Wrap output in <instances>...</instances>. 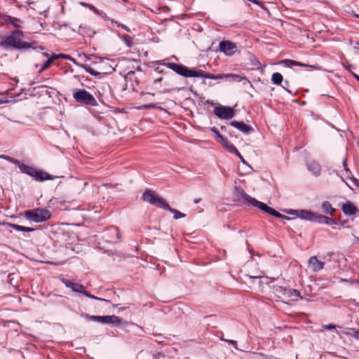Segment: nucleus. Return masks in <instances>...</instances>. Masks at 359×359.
I'll list each match as a JSON object with an SVG mask.
<instances>
[{"label":"nucleus","mask_w":359,"mask_h":359,"mask_svg":"<svg viewBox=\"0 0 359 359\" xmlns=\"http://www.w3.org/2000/svg\"><path fill=\"white\" fill-rule=\"evenodd\" d=\"M168 58H165L164 60H158L156 62L158 65L165 66L175 72L176 74L186 77V78H203V79H210L214 80H218L221 79H229L230 81H234V82H240L241 80H245L247 81L248 79L245 77H241L239 75L237 74H218L215 75L212 74L210 73L206 72L202 69H191L188 68L187 67L184 66L182 64H177V63H173V62H168Z\"/></svg>","instance_id":"obj_1"},{"label":"nucleus","mask_w":359,"mask_h":359,"mask_svg":"<svg viewBox=\"0 0 359 359\" xmlns=\"http://www.w3.org/2000/svg\"><path fill=\"white\" fill-rule=\"evenodd\" d=\"M25 32L21 29H14L2 36L0 46L6 50H25L29 48H36L37 42L24 41Z\"/></svg>","instance_id":"obj_2"},{"label":"nucleus","mask_w":359,"mask_h":359,"mask_svg":"<svg viewBox=\"0 0 359 359\" xmlns=\"http://www.w3.org/2000/svg\"><path fill=\"white\" fill-rule=\"evenodd\" d=\"M72 97L76 102L82 105H88L91 107H96L98 105L95 97L85 89H73Z\"/></svg>","instance_id":"obj_3"},{"label":"nucleus","mask_w":359,"mask_h":359,"mask_svg":"<svg viewBox=\"0 0 359 359\" xmlns=\"http://www.w3.org/2000/svg\"><path fill=\"white\" fill-rule=\"evenodd\" d=\"M20 170L21 172L28 175L34 180L38 182H43L48 180H52L57 177L41 170H38L34 167L27 165L24 163L20 167Z\"/></svg>","instance_id":"obj_4"},{"label":"nucleus","mask_w":359,"mask_h":359,"mask_svg":"<svg viewBox=\"0 0 359 359\" xmlns=\"http://www.w3.org/2000/svg\"><path fill=\"white\" fill-rule=\"evenodd\" d=\"M27 219L36 223L43 222L49 219L51 217L50 212L46 208H34L25 212Z\"/></svg>","instance_id":"obj_5"},{"label":"nucleus","mask_w":359,"mask_h":359,"mask_svg":"<svg viewBox=\"0 0 359 359\" xmlns=\"http://www.w3.org/2000/svg\"><path fill=\"white\" fill-rule=\"evenodd\" d=\"M142 198L144 201L149 203L151 205H156L158 208H163L164 205H166L167 203L165 200L155 194L154 191L151 190H146L142 195Z\"/></svg>","instance_id":"obj_6"},{"label":"nucleus","mask_w":359,"mask_h":359,"mask_svg":"<svg viewBox=\"0 0 359 359\" xmlns=\"http://www.w3.org/2000/svg\"><path fill=\"white\" fill-rule=\"evenodd\" d=\"M233 196L235 201L242 203L245 205H251L253 201L255 199L250 195H248L241 187H236L233 191Z\"/></svg>","instance_id":"obj_7"},{"label":"nucleus","mask_w":359,"mask_h":359,"mask_svg":"<svg viewBox=\"0 0 359 359\" xmlns=\"http://www.w3.org/2000/svg\"><path fill=\"white\" fill-rule=\"evenodd\" d=\"M2 21L8 27L15 29H20L24 28L25 22L20 18H18L11 15H4L1 17Z\"/></svg>","instance_id":"obj_8"},{"label":"nucleus","mask_w":359,"mask_h":359,"mask_svg":"<svg viewBox=\"0 0 359 359\" xmlns=\"http://www.w3.org/2000/svg\"><path fill=\"white\" fill-rule=\"evenodd\" d=\"M219 48L221 52L224 53V55L227 56L233 55L238 50L236 43L229 40L220 41Z\"/></svg>","instance_id":"obj_9"},{"label":"nucleus","mask_w":359,"mask_h":359,"mask_svg":"<svg viewBox=\"0 0 359 359\" xmlns=\"http://www.w3.org/2000/svg\"><path fill=\"white\" fill-rule=\"evenodd\" d=\"M287 213L296 215L302 219L306 221H313L316 222V219L318 215H316L314 212L310 210H290L287 211Z\"/></svg>","instance_id":"obj_10"},{"label":"nucleus","mask_w":359,"mask_h":359,"mask_svg":"<svg viewBox=\"0 0 359 359\" xmlns=\"http://www.w3.org/2000/svg\"><path fill=\"white\" fill-rule=\"evenodd\" d=\"M214 114L219 118L230 119L233 117V109L229 107L219 106L214 108Z\"/></svg>","instance_id":"obj_11"},{"label":"nucleus","mask_w":359,"mask_h":359,"mask_svg":"<svg viewBox=\"0 0 359 359\" xmlns=\"http://www.w3.org/2000/svg\"><path fill=\"white\" fill-rule=\"evenodd\" d=\"M62 283L65 284V285L67 287L71 288L73 292L81 293L83 294L84 292V290H86L85 287L80 284L76 283H73L69 280L67 279H62Z\"/></svg>","instance_id":"obj_12"},{"label":"nucleus","mask_w":359,"mask_h":359,"mask_svg":"<svg viewBox=\"0 0 359 359\" xmlns=\"http://www.w3.org/2000/svg\"><path fill=\"white\" fill-rule=\"evenodd\" d=\"M341 210L344 215L348 216L355 215L359 212L357 207L350 201H347L346 203L342 205Z\"/></svg>","instance_id":"obj_13"},{"label":"nucleus","mask_w":359,"mask_h":359,"mask_svg":"<svg viewBox=\"0 0 359 359\" xmlns=\"http://www.w3.org/2000/svg\"><path fill=\"white\" fill-rule=\"evenodd\" d=\"M230 125L246 135L249 134L252 130V128L250 126L243 121H231Z\"/></svg>","instance_id":"obj_14"},{"label":"nucleus","mask_w":359,"mask_h":359,"mask_svg":"<svg viewBox=\"0 0 359 359\" xmlns=\"http://www.w3.org/2000/svg\"><path fill=\"white\" fill-rule=\"evenodd\" d=\"M309 264L314 272L319 271L323 269L325 262L318 259L317 257H311L309 260Z\"/></svg>","instance_id":"obj_15"},{"label":"nucleus","mask_w":359,"mask_h":359,"mask_svg":"<svg viewBox=\"0 0 359 359\" xmlns=\"http://www.w3.org/2000/svg\"><path fill=\"white\" fill-rule=\"evenodd\" d=\"M123 320L116 316H104L103 325H120L123 323Z\"/></svg>","instance_id":"obj_16"},{"label":"nucleus","mask_w":359,"mask_h":359,"mask_svg":"<svg viewBox=\"0 0 359 359\" xmlns=\"http://www.w3.org/2000/svg\"><path fill=\"white\" fill-rule=\"evenodd\" d=\"M307 168L308 170L313 173L315 176L318 177L320 175L321 172V166L320 164L315 161H311L307 163Z\"/></svg>","instance_id":"obj_17"},{"label":"nucleus","mask_w":359,"mask_h":359,"mask_svg":"<svg viewBox=\"0 0 359 359\" xmlns=\"http://www.w3.org/2000/svg\"><path fill=\"white\" fill-rule=\"evenodd\" d=\"M65 57V56L64 55H56L55 53H53L50 57L44 62V64L42 65V67H41V69H39V73H41L42 72H43L44 70L47 69L48 68L50 67V66L51 65V64L53 63V60L57 59V58H59V57Z\"/></svg>","instance_id":"obj_18"},{"label":"nucleus","mask_w":359,"mask_h":359,"mask_svg":"<svg viewBox=\"0 0 359 359\" xmlns=\"http://www.w3.org/2000/svg\"><path fill=\"white\" fill-rule=\"evenodd\" d=\"M316 222H318L319 224H325L327 225H332V224H337V222L335 219H332L327 216L325 215H317L316 219Z\"/></svg>","instance_id":"obj_19"},{"label":"nucleus","mask_w":359,"mask_h":359,"mask_svg":"<svg viewBox=\"0 0 359 359\" xmlns=\"http://www.w3.org/2000/svg\"><path fill=\"white\" fill-rule=\"evenodd\" d=\"M163 78L162 76L156 78L152 83V88L157 90L159 93H164L165 92H168V90L164 89L162 88V85L161 84V82L163 81Z\"/></svg>","instance_id":"obj_20"},{"label":"nucleus","mask_w":359,"mask_h":359,"mask_svg":"<svg viewBox=\"0 0 359 359\" xmlns=\"http://www.w3.org/2000/svg\"><path fill=\"white\" fill-rule=\"evenodd\" d=\"M211 130L216 135L220 143L226 149L229 147L232 144L230 142H229L226 138H224L217 130L215 127L211 128Z\"/></svg>","instance_id":"obj_21"},{"label":"nucleus","mask_w":359,"mask_h":359,"mask_svg":"<svg viewBox=\"0 0 359 359\" xmlns=\"http://www.w3.org/2000/svg\"><path fill=\"white\" fill-rule=\"evenodd\" d=\"M81 316L86 320L94 321L102 325L104 323V316H92L88 313H83L81 314Z\"/></svg>","instance_id":"obj_22"},{"label":"nucleus","mask_w":359,"mask_h":359,"mask_svg":"<svg viewBox=\"0 0 359 359\" xmlns=\"http://www.w3.org/2000/svg\"><path fill=\"white\" fill-rule=\"evenodd\" d=\"M279 63L283 64V65H284L285 67H289V68H292L294 66H298V67H306V66L304 63H302L300 62H297V61H294L292 60H289V59L281 60Z\"/></svg>","instance_id":"obj_23"},{"label":"nucleus","mask_w":359,"mask_h":359,"mask_svg":"<svg viewBox=\"0 0 359 359\" xmlns=\"http://www.w3.org/2000/svg\"><path fill=\"white\" fill-rule=\"evenodd\" d=\"M252 205L259 208L261 210H262L264 212L268 213V214L270 213V212L272 209L271 207L268 206L266 204H265L262 202H260V201H257V199H255L253 201Z\"/></svg>","instance_id":"obj_24"},{"label":"nucleus","mask_w":359,"mask_h":359,"mask_svg":"<svg viewBox=\"0 0 359 359\" xmlns=\"http://www.w3.org/2000/svg\"><path fill=\"white\" fill-rule=\"evenodd\" d=\"M322 210L324 213L332 215L335 211V208L332 207L329 201H323L321 205Z\"/></svg>","instance_id":"obj_25"},{"label":"nucleus","mask_w":359,"mask_h":359,"mask_svg":"<svg viewBox=\"0 0 359 359\" xmlns=\"http://www.w3.org/2000/svg\"><path fill=\"white\" fill-rule=\"evenodd\" d=\"M164 210H168L169 212L172 213L173 214V217L175 219L184 218L185 217V214L180 212L177 210L171 208L168 203L166 205H164Z\"/></svg>","instance_id":"obj_26"},{"label":"nucleus","mask_w":359,"mask_h":359,"mask_svg":"<svg viewBox=\"0 0 359 359\" xmlns=\"http://www.w3.org/2000/svg\"><path fill=\"white\" fill-rule=\"evenodd\" d=\"M4 224H6L11 227H12L13 229L19 231H25V232H32L35 229L34 228L31 227H26L23 226H20L15 224H11V223H4Z\"/></svg>","instance_id":"obj_27"},{"label":"nucleus","mask_w":359,"mask_h":359,"mask_svg":"<svg viewBox=\"0 0 359 359\" xmlns=\"http://www.w3.org/2000/svg\"><path fill=\"white\" fill-rule=\"evenodd\" d=\"M283 81V76L280 73L276 72L271 76V81L275 85H280Z\"/></svg>","instance_id":"obj_28"},{"label":"nucleus","mask_w":359,"mask_h":359,"mask_svg":"<svg viewBox=\"0 0 359 359\" xmlns=\"http://www.w3.org/2000/svg\"><path fill=\"white\" fill-rule=\"evenodd\" d=\"M0 158H3L4 160H6L7 161L15 165L16 166L18 167L19 169H20V167L21 166V165L23 164L19 160L14 158L13 157H11L9 156L0 155Z\"/></svg>","instance_id":"obj_29"},{"label":"nucleus","mask_w":359,"mask_h":359,"mask_svg":"<svg viewBox=\"0 0 359 359\" xmlns=\"http://www.w3.org/2000/svg\"><path fill=\"white\" fill-rule=\"evenodd\" d=\"M80 66L82 67L86 70V72H87L92 76H98L100 74V72L95 71L93 69H92L87 65H81Z\"/></svg>","instance_id":"obj_30"},{"label":"nucleus","mask_w":359,"mask_h":359,"mask_svg":"<svg viewBox=\"0 0 359 359\" xmlns=\"http://www.w3.org/2000/svg\"><path fill=\"white\" fill-rule=\"evenodd\" d=\"M273 290L276 293L282 294L285 295L287 294V288L280 285H273Z\"/></svg>","instance_id":"obj_31"},{"label":"nucleus","mask_w":359,"mask_h":359,"mask_svg":"<svg viewBox=\"0 0 359 359\" xmlns=\"http://www.w3.org/2000/svg\"><path fill=\"white\" fill-rule=\"evenodd\" d=\"M346 335L351 336L356 339H359V331L355 330L354 328H348V331L345 332Z\"/></svg>","instance_id":"obj_32"},{"label":"nucleus","mask_w":359,"mask_h":359,"mask_svg":"<svg viewBox=\"0 0 359 359\" xmlns=\"http://www.w3.org/2000/svg\"><path fill=\"white\" fill-rule=\"evenodd\" d=\"M269 215H273L277 218H283V219H290V218L288 217L281 215L280 213H279L278 212H277L276 210H275L273 208L271 209Z\"/></svg>","instance_id":"obj_33"},{"label":"nucleus","mask_w":359,"mask_h":359,"mask_svg":"<svg viewBox=\"0 0 359 359\" xmlns=\"http://www.w3.org/2000/svg\"><path fill=\"white\" fill-rule=\"evenodd\" d=\"M269 215H273L277 218H283V219H290V218L288 217L281 215L280 213H279L278 212H277L276 210H275L273 208L271 209Z\"/></svg>","instance_id":"obj_34"},{"label":"nucleus","mask_w":359,"mask_h":359,"mask_svg":"<svg viewBox=\"0 0 359 359\" xmlns=\"http://www.w3.org/2000/svg\"><path fill=\"white\" fill-rule=\"evenodd\" d=\"M83 294H84L86 297H89L90 299H96V300H99V301H102V302H108L109 301L105 299H102V298H100V297H97L91 294H90L88 292H87L86 290H84V292L83 293Z\"/></svg>","instance_id":"obj_35"},{"label":"nucleus","mask_w":359,"mask_h":359,"mask_svg":"<svg viewBox=\"0 0 359 359\" xmlns=\"http://www.w3.org/2000/svg\"><path fill=\"white\" fill-rule=\"evenodd\" d=\"M227 149L229 150V152L236 154L238 157H239V155H241L233 144L229 146V147Z\"/></svg>","instance_id":"obj_36"},{"label":"nucleus","mask_w":359,"mask_h":359,"mask_svg":"<svg viewBox=\"0 0 359 359\" xmlns=\"http://www.w3.org/2000/svg\"><path fill=\"white\" fill-rule=\"evenodd\" d=\"M286 294H287V297H292V296H294V297H299L300 296L299 292L295 289L290 290L288 292H287Z\"/></svg>","instance_id":"obj_37"},{"label":"nucleus","mask_w":359,"mask_h":359,"mask_svg":"<svg viewBox=\"0 0 359 359\" xmlns=\"http://www.w3.org/2000/svg\"><path fill=\"white\" fill-rule=\"evenodd\" d=\"M165 355L161 352H158L157 353L153 354L152 359H165Z\"/></svg>","instance_id":"obj_38"},{"label":"nucleus","mask_w":359,"mask_h":359,"mask_svg":"<svg viewBox=\"0 0 359 359\" xmlns=\"http://www.w3.org/2000/svg\"><path fill=\"white\" fill-rule=\"evenodd\" d=\"M157 108V106L156 104H144L142 107H140V109H156Z\"/></svg>","instance_id":"obj_39"},{"label":"nucleus","mask_w":359,"mask_h":359,"mask_svg":"<svg viewBox=\"0 0 359 359\" xmlns=\"http://www.w3.org/2000/svg\"><path fill=\"white\" fill-rule=\"evenodd\" d=\"M226 342H227L229 344L232 345L236 349H238L237 348V341L231 339H226L225 340Z\"/></svg>","instance_id":"obj_40"},{"label":"nucleus","mask_w":359,"mask_h":359,"mask_svg":"<svg viewBox=\"0 0 359 359\" xmlns=\"http://www.w3.org/2000/svg\"><path fill=\"white\" fill-rule=\"evenodd\" d=\"M324 328L327 330H332L335 329V325H332V324H328V325H324Z\"/></svg>","instance_id":"obj_41"},{"label":"nucleus","mask_w":359,"mask_h":359,"mask_svg":"<svg viewBox=\"0 0 359 359\" xmlns=\"http://www.w3.org/2000/svg\"><path fill=\"white\" fill-rule=\"evenodd\" d=\"M157 339H156V341L158 343H161L163 342V339L164 338L161 334H156L155 335Z\"/></svg>","instance_id":"obj_42"},{"label":"nucleus","mask_w":359,"mask_h":359,"mask_svg":"<svg viewBox=\"0 0 359 359\" xmlns=\"http://www.w3.org/2000/svg\"><path fill=\"white\" fill-rule=\"evenodd\" d=\"M113 230L115 231L117 238H118L119 241H121L120 233H119V232H118V229H117L116 227H114V228H113Z\"/></svg>","instance_id":"obj_43"},{"label":"nucleus","mask_w":359,"mask_h":359,"mask_svg":"<svg viewBox=\"0 0 359 359\" xmlns=\"http://www.w3.org/2000/svg\"><path fill=\"white\" fill-rule=\"evenodd\" d=\"M239 159L240 161L243 163V164H245V165H248V163H247V161L244 159V158L243 157L242 155H239Z\"/></svg>","instance_id":"obj_44"},{"label":"nucleus","mask_w":359,"mask_h":359,"mask_svg":"<svg viewBox=\"0 0 359 359\" xmlns=\"http://www.w3.org/2000/svg\"><path fill=\"white\" fill-rule=\"evenodd\" d=\"M118 27H122L123 29H126V31L129 32V29L127 27V26H126L125 25H123V24H119L118 25Z\"/></svg>","instance_id":"obj_45"},{"label":"nucleus","mask_w":359,"mask_h":359,"mask_svg":"<svg viewBox=\"0 0 359 359\" xmlns=\"http://www.w3.org/2000/svg\"><path fill=\"white\" fill-rule=\"evenodd\" d=\"M90 10H93V11H95L96 8L94 6L91 5V4H89L88 6Z\"/></svg>","instance_id":"obj_46"},{"label":"nucleus","mask_w":359,"mask_h":359,"mask_svg":"<svg viewBox=\"0 0 359 359\" xmlns=\"http://www.w3.org/2000/svg\"><path fill=\"white\" fill-rule=\"evenodd\" d=\"M219 339L222 340V341H225V340H226V339H224V334L222 332H221V336H219Z\"/></svg>","instance_id":"obj_47"},{"label":"nucleus","mask_w":359,"mask_h":359,"mask_svg":"<svg viewBox=\"0 0 359 359\" xmlns=\"http://www.w3.org/2000/svg\"><path fill=\"white\" fill-rule=\"evenodd\" d=\"M353 76L357 79V81H359V76L358 74H354V73H353Z\"/></svg>","instance_id":"obj_48"},{"label":"nucleus","mask_w":359,"mask_h":359,"mask_svg":"<svg viewBox=\"0 0 359 359\" xmlns=\"http://www.w3.org/2000/svg\"><path fill=\"white\" fill-rule=\"evenodd\" d=\"M6 102H8V100L0 99V104Z\"/></svg>","instance_id":"obj_49"},{"label":"nucleus","mask_w":359,"mask_h":359,"mask_svg":"<svg viewBox=\"0 0 359 359\" xmlns=\"http://www.w3.org/2000/svg\"><path fill=\"white\" fill-rule=\"evenodd\" d=\"M201 198H196V199H195V200H194V203H199V202L201 201Z\"/></svg>","instance_id":"obj_50"},{"label":"nucleus","mask_w":359,"mask_h":359,"mask_svg":"<svg viewBox=\"0 0 359 359\" xmlns=\"http://www.w3.org/2000/svg\"><path fill=\"white\" fill-rule=\"evenodd\" d=\"M81 4L82 6H86V7H88V5H89V4H86V3H81Z\"/></svg>","instance_id":"obj_51"},{"label":"nucleus","mask_w":359,"mask_h":359,"mask_svg":"<svg viewBox=\"0 0 359 359\" xmlns=\"http://www.w3.org/2000/svg\"><path fill=\"white\" fill-rule=\"evenodd\" d=\"M155 71L158 72V73H163V71L162 70L159 71L158 68H156Z\"/></svg>","instance_id":"obj_52"},{"label":"nucleus","mask_w":359,"mask_h":359,"mask_svg":"<svg viewBox=\"0 0 359 359\" xmlns=\"http://www.w3.org/2000/svg\"><path fill=\"white\" fill-rule=\"evenodd\" d=\"M43 55L44 56H46V57H48V55H48V53H43Z\"/></svg>","instance_id":"obj_53"},{"label":"nucleus","mask_w":359,"mask_h":359,"mask_svg":"<svg viewBox=\"0 0 359 359\" xmlns=\"http://www.w3.org/2000/svg\"><path fill=\"white\" fill-rule=\"evenodd\" d=\"M355 239L357 241H358V242H359V237H358V236H355Z\"/></svg>","instance_id":"obj_54"},{"label":"nucleus","mask_w":359,"mask_h":359,"mask_svg":"<svg viewBox=\"0 0 359 359\" xmlns=\"http://www.w3.org/2000/svg\"><path fill=\"white\" fill-rule=\"evenodd\" d=\"M345 224H346V221H343V222H341V225H344Z\"/></svg>","instance_id":"obj_55"},{"label":"nucleus","mask_w":359,"mask_h":359,"mask_svg":"<svg viewBox=\"0 0 359 359\" xmlns=\"http://www.w3.org/2000/svg\"><path fill=\"white\" fill-rule=\"evenodd\" d=\"M288 83H289L288 81H287V80L285 81V86H287Z\"/></svg>","instance_id":"obj_56"},{"label":"nucleus","mask_w":359,"mask_h":359,"mask_svg":"<svg viewBox=\"0 0 359 359\" xmlns=\"http://www.w3.org/2000/svg\"><path fill=\"white\" fill-rule=\"evenodd\" d=\"M284 88L287 91V93H291V92L289 90L286 89L285 87H284Z\"/></svg>","instance_id":"obj_57"},{"label":"nucleus","mask_w":359,"mask_h":359,"mask_svg":"<svg viewBox=\"0 0 359 359\" xmlns=\"http://www.w3.org/2000/svg\"><path fill=\"white\" fill-rule=\"evenodd\" d=\"M34 83V81H32V82L30 83V84H29V85H30V86H32V85H33Z\"/></svg>","instance_id":"obj_58"},{"label":"nucleus","mask_w":359,"mask_h":359,"mask_svg":"<svg viewBox=\"0 0 359 359\" xmlns=\"http://www.w3.org/2000/svg\"><path fill=\"white\" fill-rule=\"evenodd\" d=\"M39 48L40 49H41V50H43V49H44V48H43V47H41V46H39Z\"/></svg>","instance_id":"obj_59"},{"label":"nucleus","mask_w":359,"mask_h":359,"mask_svg":"<svg viewBox=\"0 0 359 359\" xmlns=\"http://www.w3.org/2000/svg\"><path fill=\"white\" fill-rule=\"evenodd\" d=\"M358 283H359V280H358Z\"/></svg>","instance_id":"obj_60"}]
</instances>
